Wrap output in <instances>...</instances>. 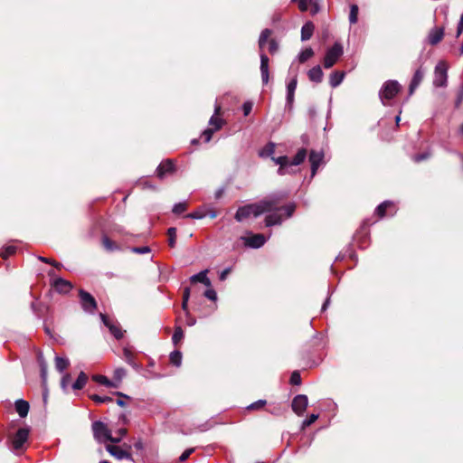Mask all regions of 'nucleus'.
Segmentation results:
<instances>
[{
  "label": "nucleus",
  "mask_w": 463,
  "mask_h": 463,
  "mask_svg": "<svg viewBox=\"0 0 463 463\" xmlns=\"http://www.w3.org/2000/svg\"><path fill=\"white\" fill-rule=\"evenodd\" d=\"M297 84H298V79H297V76H295L294 78H292L290 80V81L288 83L287 85V103L288 105H292L293 101H294V94H295V90L297 89Z\"/></svg>",
  "instance_id": "obj_21"
},
{
  "label": "nucleus",
  "mask_w": 463,
  "mask_h": 463,
  "mask_svg": "<svg viewBox=\"0 0 463 463\" xmlns=\"http://www.w3.org/2000/svg\"><path fill=\"white\" fill-rule=\"evenodd\" d=\"M167 235H168V245L171 248H175V240H176V228L170 227L167 230Z\"/></svg>",
  "instance_id": "obj_37"
},
{
  "label": "nucleus",
  "mask_w": 463,
  "mask_h": 463,
  "mask_svg": "<svg viewBox=\"0 0 463 463\" xmlns=\"http://www.w3.org/2000/svg\"><path fill=\"white\" fill-rule=\"evenodd\" d=\"M344 53L342 43L335 42L333 46L327 49L324 57L323 65L326 69L332 68Z\"/></svg>",
  "instance_id": "obj_4"
},
{
  "label": "nucleus",
  "mask_w": 463,
  "mask_h": 463,
  "mask_svg": "<svg viewBox=\"0 0 463 463\" xmlns=\"http://www.w3.org/2000/svg\"><path fill=\"white\" fill-rule=\"evenodd\" d=\"M279 50V43L276 40L271 39L269 43V52L274 54Z\"/></svg>",
  "instance_id": "obj_54"
},
{
  "label": "nucleus",
  "mask_w": 463,
  "mask_h": 463,
  "mask_svg": "<svg viewBox=\"0 0 463 463\" xmlns=\"http://www.w3.org/2000/svg\"><path fill=\"white\" fill-rule=\"evenodd\" d=\"M290 383L293 385H299L301 383V376L298 371H294L291 373Z\"/></svg>",
  "instance_id": "obj_48"
},
{
  "label": "nucleus",
  "mask_w": 463,
  "mask_h": 463,
  "mask_svg": "<svg viewBox=\"0 0 463 463\" xmlns=\"http://www.w3.org/2000/svg\"><path fill=\"white\" fill-rule=\"evenodd\" d=\"M389 208H394V204L391 201H384L381 204H379L375 209V213L380 217L383 218L386 215L387 209Z\"/></svg>",
  "instance_id": "obj_28"
},
{
  "label": "nucleus",
  "mask_w": 463,
  "mask_h": 463,
  "mask_svg": "<svg viewBox=\"0 0 463 463\" xmlns=\"http://www.w3.org/2000/svg\"><path fill=\"white\" fill-rule=\"evenodd\" d=\"M448 80V65L445 61L438 62L434 70L433 84L435 87H446Z\"/></svg>",
  "instance_id": "obj_6"
},
{
  "label": "nucleus",
  "mask_w": 463,
  "mask_h": 463,
  "mask_svg": "<svg viewBox=\"0 0 463 463\" xmlns=\"http://www.w3.org/2000/svg\"><path fill=\"white\" fill-rule=\"evenodd\" d=\"M54 362L55 368L60 373H62L70 365L69 359L60 356H55Z\"/></svg>",
  "instance_id": "obj_30"
},
{
  "label": "nucleus",
  "mask_w": 463,
  "mask_h": 463,
  "mask_svg": "<svg viewBox=\"0 0 463 463\" xmlns=\"http://www.w3.org/2000/svg\"><path fill=\"white\" fill-rule=\"evenodd\" d=\"M318 419V414H315V413H312L309 415V417L307 419H306L305 420H303L302 422V428H306L309 425H311L312 423H314Z\"/></svg>",
  "instance_id": "obj_49"
},
{
  "label": "nucleus",
  "mask_w": 463,
  "mask_h": 463,
  "mask_svg": "<svg viewBox=\"0 0 463 463\" xmlns=\"http://www.w3.org/2000/svg\"><path fill=\"white\" fill-rule=\"evenodd\" d=\"M462 32H463V12L460 16L459 22L458 24L456 37H458L462 33Z\"/></svg>",
  "instance_id": "obj_61"
},
{
  "label": "nucleus",
  "mask_w": 463,
  "mask_h": 463,
  "mask_svg": "<svg viewBox=\"0 0 463 463\" xmlns=\"http://www.w3.org/2000/svg\"><path fill=\"white\" fill-rule=\"evenodd\" d=\"M313 55L314 51L312 50V48H306L298 54V61L299 62L303 63L307 61L308 59H310Z\"/></svg>",
  "instance_id": "obj_34"
},
{
  "label": "nucleus",
  "mask_w": 463,
  "mask_h": 463,
  "mask_svg": "<svg viewBox=\"0 0 463 463\" xmlns=\"http://www.w3.org/2000/svg\"><path fill=\"white\" fill-rule=\"evenodd\" d=\"M185 316H186V325L189 326H194L196 323V319L194 317H191L189 312H187L185 314Z\"/></svg>",
  "instance_id": "obj_63"
},
{
  "label": "nucleus",
  "mask_w": 463,
  "mask_h": 463,
  "mask_svg": "<svg viewBox=\"0 0 463 463\" xmlns=\"http://www.w3.org/2000/svg\"><path fill=\"white\" fill-rule=\"evenodd\" d=\"M123 356L127 364H128L135 370H139L140 366L135 362L134 354L128 348H123Z\"/></svg>",
  "instance_id": "obj_25"
},
{
  "label": "nucleus",
  "mask_w": 463,
  "mask_h": 463,
  "mask_svg": "<svg viewBox=\"0 0 463 463\" xmlns=\"http://www.w3.org/2000/svg\"><path fill=\"white\" fill-rule=\"evenodd\" d=\"M194 449H187L186 450H184V451L181 454V456H180V458H179V460H180V461H184V460H186V459L189 458V456L194 452Z\"/></svg>",
  "instance_id": "obj_60"
},
{
  "label": "nucleus",
  "mask_w": 463,
  "mask_h": 463,
  "mask_svg": "<svg viewBox=\"0 0 463 463\" xmlns=\"http://www.w3.org/2000/svg\"><path fill=\"white\" fill-rule=\"evenodd\" d=\"M252 106H253L252 103L250 101H246L243 103L242 111H243L244 116H248L251 112Z\"/></svg>",
  "instance_id": "obj_56"
},
{
  "label": "nucleus",
  "mask_w": 463,
  "mask_h": 463,
  "mask_svg": "<svg viewBox=\"0 0 463 463\" xmlns=\"http://www.w3.org/2000/svg\"><path fill=\"white\" fill-rule=\"evenodd\" d=\"M190 294H191V289H190V288H188V287L184 288V293H183V299H184V300H189V298H190Z\"/></svg>",
  "instance_id": "obj_64"
},
{
  "label": "nucleus",
  "mask_w": 463,
  "mask_h": 463,
  "mask_svg": "<svg viewBox=\"0 0 463 463\" xmlns=\"http://www.w3.org/2000/svg\"><path fill=\"white\" fill-rule=\"evenodd\" d=\"M430 156V154L429 152H423L420 154L414 155L412 156V160L416 163H420L423 160L428 159Z\"/></svg>",
  "instance_id": "obj_50"
},
{
  "label": "nucleus",
  "mask_w": 463,
  "mask_h": 463,
  "mask_svg": "<svg viewBox=\"0 0 463 463\" xmlns=\"http://www.w3.org/2000/svg\"><path fill=\"white\" fill-rule=\"evenodd\" d=\"M308 405L307 396L305 394H298L292 401V410L298 416H302Z\"/></svg>",
  "instance_id": "obj_8"
},
{
  "label": "nucleus",
  "mask_w": 463,
  "mask_h": 463,
  "mask_svg": "<svg viewBox=\"0 0 463 463\" xmlns=\"http://www.w3.org/2000/svg\"><path fill=\"white\" fill-rule=\"evenodd\" d=\"M37 361H38L40 368L47 367V363L43 357V353H41V352L38 353Z\"/></svg>",
  "instance_id": "obj_59"
},
{
  "label": "nucleus",
  "mask_w": 463,
  "mask_h": 463,
  "mask_svg": "<svg viewBox=\"0 0 463 463\" xmlns=\"http://www.w3.org/2000/svg\"><path fill=\"white\" fill-rule=\"evenodd\" d=\"M14 406H15L16 412L18 413V415L21 418H24L27 416L29 409H30V405L28 403V402H26L23 399H19L15 402Z\"/></svg>",
  "instance_id": "obj_22"
},
{
  "label": "nucleus",
  "mask_w": 463,
  "mask_h": 463,
  "mask_svg": "<svg viewBox=\"0 0 463 463\" xmlns=\"http://www.w3.org/2000/svg\"><path fill=\"white\" fill-rule=\"evenodd\" d=\"M88 376L85 373L80 372L76 381L71 383V388L74 391L81 390L87 383Z\"/></svg>",
  "instance_id": "obj_26"
},
{
  "label": "nucleus",
  "mask_w": 463,
  "mask_h": 463,
  "mask_svg": "<svg viewBox=\"0 0 463 463\" xmlns=\"http://www.w3.org/2000/svg\"><path fill=\"white\" fill-rule=\"evenodd\" d=\"M267 403L266 400H258L257 402H252L250 404L247 409L248 410H259L264 407V405Z\"/></svg>",
  "instance_id": "obj_47"
},
{
  "label": "nucleus",
  "mask_w": 463,
  "mask_h": 463,
  "mask_svg": "<svg viewBox=\"0 0 463 463\" xmlns=\"http://www.w3.org/2000/svg\"><path fill=\"white\" fill-rule=\"evenodd\" d=\"M127 375V371L122 368V367H118L117 369H115L114 373H113V382H115L116 383H118V388L119 387L120 385V383L121 381L123 380V378Z\"/></svg>",
  "instance_id": "obj_31"
},
{
  "label": "nucleus",
  "mask_w": 463,
  "mask_h": 463,
  "mask_svg": "<svg viewBox=\"0 0 463 463\" xmlns=\"http://www.w3.org/2000/svg\"><path fill=\"white\" fill-rule=\"evenodd\" d=\"M308 79L316 83H320L323 80L324 73L319 65H317L307 71Z\"/></svg>",
  "instance_id": "obj_20"
},
{
  "label": "nucleus",
  "mask_w": 463,
  "mask_h": 463,
  "mask_svg": "<svg viewBox=\"0 0 463 463\" xmlns=\"http://www.w3.org/2000/svg\"><path fill=\"white\" fill-rule=\"evenodd\" d=\"M271 160L276 164V165H279V166H284V165H289V159L288 156H278V157H274L272 156L271 157Z\"/></svg>",
  "instance_id": "obj_43"
},
{
  "label": "nucleus",
  "mask_w": 463,
  "mask_h": 463,
  "mask_svg": "<svg viewBox=\"0 0 463 463\" xmlns=\"http://www.w3.org/2000/svg\"><path fill=\"white\" fill-rule=\"evenodd\" d=\"M204 297L212 301L217 300V293L213 288H207L204 293Z\"/></svg>",
  "instance_id": "obj_51"
},
{
  "label": "nucleus",
  "mask_w": 463,
  "mask_h": 463,
  "mask_svg": "<svg viewBox=\"0 0 463 463\" xmlns=\"http://www.w3.org/2000/svg\"><path fill=\"white\" fill-rule=\"evenodd\" d=\"M100 318L103 324L109 328L110 334L113 335L116 339H121L123 337L124 331L121 329L118 322L110 321L104 314H100Z\"/></svg>",
  "instance_id": "obj_9"
},
{
  "label": "nucleus",
  "mask_w": 463,
  "mask_h": 463,
  "mask_svg": "<svg viewBox=\"0 0 463 463\" xmlns=\"http://www.w3.org/2000/svg\"><path fill=\"white\" fill-rule=\"evenodd\" d=\"M294 3H297L300 11L305 12L308 9V5L311 0H291Z\"/></svg>",
  "instance_id": "obj_46"
},
{
  "label": "nucleus",
  "mask_w": 463,
  "mask_h": 463,
  "mask_svg": "<svg viewBox=\"0 0 463 463\" xmlns=\"http://www.w3.org/2000/svg\"><path fill=\"white\" fill-rule=\"evenodd\" d=\"M184 337V332L180 326H177L175 329L174 335L172 336V341L174 345H177Z\"/></svg>",
  "instance_id": "obj_42"
},
{
  "label": "nucleus",
  "mask_w": 463,
  "mask_h": 463,
  "mask_svg": "<svg viewBox=\"0 0 463 463\" xmlns=\"http://www.w3.org/2000/svg\"><path fill=\"white\" fill-rule=\"evenodd\" d=\"M80 304L84 311L93 313L97 307V302L95 298L88 292L80 289L79 292Z\"/></svg>",
  "instance_id": "obj_7"
},
{
  "label": "nucleus",
  "mask_w": 463,
  "mask_h": 463,
  "mask_svg": "<svg viewBox=\"0 0 463 463\" xmlns=\"http://www.w3.org/2000/svg\"><path fill=\"white\" fill-rule=\"evenodd\" d=\"M287 196L286 193L279 194H272L269 198L263 199L255 203L246 204L238 208L235 213V220L239 222L253 216L255 218L260 215L276 209V204Z\"/></svg>",
  "instance_id": "obj_1"
},
{
  "label": "nucleus",
  "mask_w": 463,
  "mask_h": 463,
  "mask_svg": "<svg viewBox=\"0 0 463 463\" xmlns=\"http://www.w3.org/2000/svg\"><path fill=\"white\" fill-rule=\"evenodd\" d=\"M292 165H284V166H279V169H278V174L279 175H285L287 174H292L293 171L290 169Z\"/></svg>",
  "instance_id": "obj_55"
},
{
  "label": "nucleus",
  "mask_w": 463,
  "mask_h": 463,
  "mask_svg": "<svg viewBox=\"0 0 463 463\" xmlns=\"http://www.w3.org/2000/svg\"><path fill=\"white\" fill-rule=\"evenodd\" d=\"M443 28L434 27L428 34V42L430 45H436L443 39Z\"/></svg>",
  "instance_id": "obj_17"
},
{
  "label": "nucleus",
  "mask_w": 463,
  "mask_h": 463,
  "mask_svg": "<svg viewBox=\"0 0 463 463\" xmlns=\"http://www.w3.org/2000/svg\"><path fill=\"white\" fill-rule=\"evenodd\" d=\"M71 375L70 373H64L61 380V388L64 392H68V387L71 385Z\"/></svg>",
  "instance_id": "obj_38"
},
{
  "label": "nucleus",
  "mask_w": 463,
  "mask_h": 463,
  "mask_svg": "<svg viewBox=\"0 0 463 463\" xmlns=\"http://www.w3.org/2000/svg\"><path fill=\"white\" fill-rule=\"evenodd\" d=\"M358 12L359 8L357 5H350V13H349V23L351 24H354L358 21Z\"/></svg>",
  "instance_id": "obj_32"
},
{
  "label": "nucleus",
  "mask_w": 463,
  "mask_h": 463,
  "mask_svg": "<svg viewBox=\"0 0 463 463\" xmlns=\"http://www.w3.org/2000/svg\"><path fill=\"white\" fill-rule=\"evenodd\" d=\"M170 362L175 366L179 367L182 364V353L180 351H173L170 354Z\"/></svg>",
  "instance_id": "obj_33"
},
{
  "label": "nucleus",
  "mask_w": 463,
  "mask_h": 463,
  "mask_svg": "<svg viewBox=\"0 0 463 463\" xmlns=\"http://www.w3.org/2000/svg\"><path fill=\"white\" fill-rule=\"evenodd\" d=\"M221 109H222L221 105L218 103H215L214 114L211 117V118L209 120V125L211 127H213L212 129H213L214 131L221 129L222 127V123H223L222 119L217 117V115L220 114Z\"/></svg>",
  "instance_id": "obj_16"
},
{
  "label": "nucleus",
  "mask_w": 463,
  "mask_h": 463,
  "mask_svg": "<svg viewBox=\"0 0 463 463\" xmlns=\"http://www.w3.org/2000/svg\"><path fill=\"white\" fill-rule=\"evenodd\" d=\"M231 271H232V268H231V267L226 268L225 269H223V270L220 273V275H219V279H220L221 281L225 280V279H227L228 274H229Z\"/></svg>",
  "instance_id": "obj_62"
},
{
  "label": "nucleus",
  "mask_w": 463,
  "mask_h": 463,
  "mask_svg": "<svg viewBox=\"0 0 463 463\" xmlns=\"http://www.w3.org/2000/svg\"><path fill=\"white\" fill-rule=\"evenodd\" d=\"M275 151V145L274 143H269L265 146V147L260 152V156H270Z\"/></svg>",
  "instance_id": "obj_40"
},
{
  "label": "nucleus",
  "mask_w": 463,
  "mask_h": 463,
  "mask_svg": "<svg viewBox=\"0 0 463 463\" xmlns=\"http://www.w3.org/2000/svg\"><path fill=\"white\" fill-rule=\"evenodd\" d=\"M92 379L94 382L105 385L107 387L118 388V383H116L112 380L108 379L104 375L95 374L92 376Z\"/></svg>",
  "instance_id": "obj_27"
},
{
  "label": "nucleus",
  "mask_w": 463,
  "mask_h": 463,
  "mask_svg": "<svg viewBox=\"0 0 463 463\" xmlns=\"http://www.w3.org/2000/svg\"><path fill=\"white\" fill-rule=\"evenodd\" d=\"M16 251V247L14 245H8L4 247L0 255L3 259L6 260L8 257L14 255Z\"/></svg>",
  "instance_id": "obj_36"
},
{
  "label": "nucleus",
  "mask_w": 463,
  "mask_h": 463,
  "mask_svg": "<svg viewBox=\"0 0 463 463\" xmlns=\"http://www.w3.org/2000/svg\"><path fill=\"white\" fill-rule=\"evenodd\" d=\"M214 130L212 129V128H207L205 129L203 133H202V136L201 137L203 138L204 142L205 143H208L211 139H212V137H213V134Z\"/></svg>",
  "instance_id": "obj_53"
},
{
  "label": "nucleus",
  "mask_w": 463,
  "mask_h": 463,
  "mask_svg": "<svg viewBox=\"0 0 463 463\" xmlns=\"http://www.w3.org/2000/svg\"><path fill=\"white\" fill-rule=\"evenodd\" d=\"M131 251L137 254H146L151 251V249L148 246L143 247H133L131 248Z\"/></svg>",
  "instance_id": "obj_52"
},
{
  "label": "nucleus",
  "mask_w": 463,
  "mask_h": 463,
  "mask_svg": "<svg viewBox=\"0 0 463 463\" xmlns=\"http://www.w3.org/2000/svg\"><path fill=\"white\" fill-rule=\"evenodd\" d=\"M315 26L312 22H307L301 28V41L309 40L314 33Z\"/></svg>",
  "instance_id": "obj_24"
},
{
  "label": "nucleus",
  "mask_w": 463,
  "mask_h": 463,
  "mask_svg": "<svg viewBox=\"0 0 463 463\" xmlns=\"http://www.w3.org/2000/svg\"><path fill=\"white\" fill-rule=\"evenodd\" d=\"M29 436V430L24 428L19 429L14 439H13V448L15 450H18L23 448L24 444L27 441Z\"/></svg>",
  "instance_id": "obj_13"
},
{
  "label": "nucleus",
  "mask_w": 463,
  "mask_h": 463,
  "mask_svg": "<svg viewBox=\"0 0 463 463\" xmlns=\"http://www.w3.org/2000/svg\"><path fill=\"white\" fill-rule=\"evenodd\" d=\"M175 171V165L172 159L162 161L156 168V175L159 179H164L168 174H173Z\"/></svg>",
  "instance_id": "obj_12"
},
{
  "label": "nucleus",
  "mask_w": 463,
  "mask_h": 463,
  "mask_svg": "<svg viewBox=\"0 0 463 463\" xmlns=\"http://www.w3.org/2000/svg\"><path fill=\"white\" fill-rule=\"evenodd\" d=\"M53 287L60 293H68L72 288L71 283L68 280L61 279V278H58V279H54Z\"/></svg>",
  "instance_id": "obj_19"
},
{
  "label": "nucleus",
  "mask_w": 463,
  "mask_h": 463,
  "mask_svg": "<svg viewBox=\"0 0 463 463\" xmlns=\"http://www.w3.org/2000/svg\"><path fill=\"white\" fill-rule=\"evenodd\" d=\"M106 450L111 455L113 456L114 458H116L117 459H119V460H122V459H127V460H129V461H132L134 462V458L132 457V455L122 449L120 447L118 446H115V445H107L106 446Z\"/></svg>",
  "instance_id": "obj_11"
},
{
  "label": "nucleus",
  "mask_w": 463,
  "mask_h": 463,
  "mask_svg": "<svg viewBox=\"0 0 463 463\" xmlns=\"http://www.w3.org/2000/svg\"><path fill=\"white\" fill-rule=\"evenodd\" d=\"M43 386L45 388L47 383V367L40 368Z\"/></svg>",
  "instance_id": "obj_58"
},
{
  "label": "nucleus",
  "mask_w": 463,
  "mask_h": 463,
  "mask_svg": "<svg viewBox=\"0 0 463 463\" xmlns=\"http://www.w3.org/2000/svg\"><path fill=\"white\" fill-rule=\"evenodd\" d=\"M207 273H208V269H203V270L200 271L199 273L191 276L189 279H190L191 283H197V282L202 283L204 280V279L206 278Z\"/></svg>",
  "instance_id": "obj_35"
},
{
  "label": "nucleus",
  "mask_w": 463,
  "mask_h": 463,
  "mask_svg": "<svg viewBox=\"0 0 463 463\" xmlns=\"http://www.w3.org/2000/svg\"><path fill=\"white\" fill-rule=\"evenodd\" d=\"M92 431L94 439L99 443H105L108 441L119 443L121 441V438H114L111 435V430L100 420H96L92 423Z\"/></svg>",
  "instance_id": "obj_3"
},
{
  "label": "nucleus",
  "mask_w": 463,
  "mask_h": 463,
  "mask_svg": "<svg viewBox=\"0 0 463 463\" xmlns=\"http://www.w3.org/2000/svg\"><path fill=\"white\" fill-rule=\"evenodd\" d=\"M306 157H307V150L305 148H300L297 152V154L294 156V158L292 159V161H289V165L292 166L299 165L301 163L304 162Z\"/></svg>",
  "instance_id": "obj_29"
},
{
  "label": "nucleus",
  "mask_w": 463,
  "mask_h": 463,
  "mask_svg": "<svg viewBox=\"0 0 463 463\" xmlns=\"http://www.w3.org/2000/svg\"><path fill=\"white\" fill-rule=\"evenodd\" d=\"M323 158H324V154L322 151L311 150V152L309 154L308 160L311 165L312 176H314L317 174V171L320 164L322 163Z\"/></svg>",
  "instance_id": "obj_14"
},
{
  "label": "nucleus",
  "mask_w": 463,
  "mask_h": 463,
  "mask_svg": "<svg viewBox=\"0 0 463 463\" xmlns=\"http://www.w3.org/2000/svg\"><path fill=\"white\" fill-rule=\"evenodd\" d=\"M345 76V73L344 71H333L330 74V78H329L330 86L332 88L338 87L344 80Z\"/></svg>",
  "instance_id": "obj_23"
},
{
  "label": "nucleus",
  "mask_w": 463,
  "mask_h": 463,
  "mask_svg": "<svg viewBox=\"0 0 463 463\" xmlns=\"http://www.w3.org/2000/svg\"><path fill=\"white\" fill-rule=\"evenodd\" d=\"M279 211H280V209H279V207H278V203H277L276 209L270 211L269 212L270 213L266 216L265 226L271 227L274 225H280L282 223L283 219H282L281 215L278 213Z\"/></svg>",
  "instance_id": "obj_15"
},
{
  "label": "nucleus",
  "mask_w": 463,
  "mask_h": 463,
  "mask_svg": "<svg viewBox=\"0 0 463 463\" xmlns=\"http://www.w3.org/2000/svg\"><path fill=\"white\" fill-rule=\"evenodd\" d=\"M241 239L244 241L245 246L251 249H259L267 241V238L260 233L253 234L249 237H241Z\"/></svg>",
  "instance_id": "obj_10"
},
{
  "label": "nucleus",
  "mask_w": 463,
  "mask_h": 463,
  "mask_svg": "<svg viewBox=\"0 0 463 463\" xmlns=\"http://www.w3.org/2000/svg\"><path fill=\"white\" fill-rule=\"evenodd\" d=\"M184 217L190 218V219L200 220L204 217V214L201 212H193V213H187Z\"/></svg>",
  "instance_id": "obj_57"
},
{
  "label": "nucleus",
  "mask_w": 463,
  "mask_h": 463,
  "mask_svg": "<svg viewBox=\"0 0 463 463\" xmlns=\"http://www.w3.org/2000/svg\"><path fill=\"white\" fill-rule=\"evenodd\" d=\"M400 90L401 85L397 80H390L385 81L379 91V98L382 103L385 105L384 99H393Z\"/></svg>",
  "instance_id": "obj_5"
},
{
  "label": "nucleus",
  "mask_w": 463,
  "mask_h": 463,
  "mask_svg": "<svg viewBox=\"0 0 463 463\" xmlns=\"http://www.w3.org/2000/svg\"><path fill=\"white\" fill-rule=\"evenodd\" d=\"M187 209V203L185 202L177 203L173 206L172 212L175 214H181Z\"/></svg>",
  "instance_id": "obj_41"
},
{
  "label": "nucleus",
  "mask_w": 463,
  "mask_h": 463,
  "mask_svg": "<svg viewBox=\"0 0 463 463\" xmlns=\"http://www.w3.org/2000/svg\"><path fill=\"white\" fill-rule=\"evenodd\" d=\"M102 244H103L104 248L109 251H112L117 249V246L115 245L114 241H112L107 236H104L102 238Z\"/></svg>",
  "instance_id": "obj_44"
},
{
  "label": "nucleus",
  "mask_w": 463,
  "mask_h": 463,
  "mask_svg": "<svg viewBox=\"0 0 463 463\" xmlns=\"http://www.w3.org/2000/svg\"><path fill=\"white\" fill-rule=\"evenodd\" d=\"M424 76V71L421 70V68L418 69L411 79V81L409 86V93L410 95L413 94L415 90L418 88L420 83L421 82Z\"/></svg>",
  "instance_id": "obj_18"
},
{
  "label": "nucleus",
  "mask_w": 463,
  "mask_h": 463,
  "mask_svg": "<svg viewBox=\"0 0 463 463\" xmlns=\"http://www.w3.org/2000/svg\"><path fill=\"white\" fill-rule=\"evenodd\" d=\"M280 211H284L287 217H291L296 210V204L294 203H290L284 207H279Z\"/></svg>",
  "instance_id": "obj_45"
},
{
  "label": "nucleus",
  "mask_w": 463,
  "mask_h": 463,
  "mask_svg": "<svg viewBox=\"0 0 463 463\" xmlns=\"http://www.w3.org/2000/svg\"><path fill=\"white\" fill-rule=\"evenodd\" d=\"M271 33L272 32L269 29H264L260 33V35L259 38V47H260V51H262V49L264 48ZM260 74H261V80H262L263 84H267L269 82V57L262 52H260Z\"/></svg>",
  "instance_id": "obj_2"
},
{
  "label": "nucleus",
  "mask_w": 463,
  "mask_h": 463,
  "mask_svg": "<svg viewBox=\"0 0 463 463\" xmlns=\"http://www.w3.org/2000/svg\"><path fill=\"white\" fill-rule=\"evenodd\" d=\"M90 399L98 403V404H100V403H107V402H113V399L109 396H100V395H98V394H93L90 396Z\"/></svg>",
  "instance_id": "obj_39"
}]
</instances>
